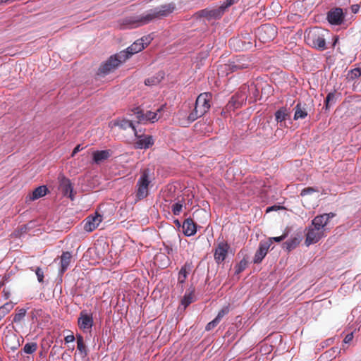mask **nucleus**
I'll use <instances>...</instances> for the list:
<instances>
[{"instance_id": "obj_1", "label": "nucleus", "mask_w": 361, "mask_h": 361, "mask_svg": "<svg viewBox=\"0 0 361 361\" xmlns=\"http://www.w3.org/2000/svg\"><path fill=\"white\" fill-rule=\"evenodd\" d=\"M175 9L176 5L173 3L161 5L147 11L140 16L127 18L125 19L124 23L129 25L130 28L137 27L147 24L155 19L166 17L172 13Z\"/></svg>"}, {"instance_id": "obj_2", "label": "nucleus", "mask_w": 361, "mask_h": 361, "mask_svg": "<svg viewBox=\"0 0 361 361\" xmlns=\"http://www.w3.org/2000/svg\"><path fill=\"white\" fill-rule=\"evenodd\" d=\"M212 97V94L209 92L201 93L196 99L194 110L188 115L187 120L181 122L180 124L188 125L206 114L210 109Z\"/></svg>"}, {"instance_id": "obj_3", "label": "nucleus", "mask_w": 361, "mask_h": 361, "mask_svg": "<svg viewBox=\"0 0 361 361\" xmlns=\"http://www.w3.org/2000/svg\"><path fill=\"white\" fill-rule=\"evenodd\" d=\"M327 34L326 30L314 27L306 30L305 33V40L307 45L319 51H324L326 49L325 36Z\"/></svg>"}, {"instance_id": "obj_4", "label": "nucleus", "mask_w": 361, "mask_h": 361, "mask_svg": "<svg viewBox=\"0 0 361 361\" xmlns=\"http://www.w3.org/2000/svg\"><path fill=\"white\" fill-rule=\"evenodd\" d=\"M128 59V56L123 51H121L115 55L110 56L108 60L101 64L97 75L105 76L114 71L122 63Z\"/></svg>"}, {"instance_id": "obj_5", "label": "nucleus", "mask_w": 361, "mask_h": 361, "mask_svg": "<svg viewBox=\"0 0 361 361\" xmlns=\"http://www.w3.org/2000/svg\"><path fill=\"white\" fill-rule=\"evenodd\" d=\"M151 171L149 169H145L142 171L140 176L137 182V191H136V199L137 200H141L145 198L148 194L149 185L152 181L150 177Z\"/></svg>"}, {"instance_id": "obj_6", "label": "nucleus", "mask_w": 361, "mask_h": 361, "mask_svg": "<svg viewBox=\"0 0 361 361\" xmlns=\"http://www.w3.org/2000/svg\"><path fill=\"white\" fill-rule=\"evenodd\" d=\"M163 109V106L160 107L157 110L156 112H152L151 111H147L146 113H144L142 110L140 108H135L132 110L133 114L135 115V118L137 119V122L138 123H146L148 121L152 123H154L158 121L160 118L158 116V112H160Z\"/></svg>"}, {"instance_id": "obj_7", "label": "nucleus", "mask_w": 361, "mask_h": 361, "mask_svg": "<svg viewBox=\"0 0 361 361\" xmlns=\"http://www.w3.org/2000/svg\"><path fill=\"white\" fill-rule=\"evenodd\" d=\"M252 66L251 61L245 56H237L232 61H230L228 64H224V68L226 71L230 72H234L238 70H243L249 68Z\"/></svg>"}, {"instance_id": "obj_8", "label": "nucleus", "mask_w": 361, "mask_h": 361, "mask_svg": "<svg viewBox=\"0 0 361 361\" xmlns=\"http://www.w3.org/2000/svg\"><path fill=\"white\" fill-rule=\"evenodd\" d=\"M239 0H226L219 8L210 11L202 10V15L209 19L219 18L224 13L226 9L236 4Z\"/></svg>"}, {"instance_id": "obj_9", "label": "nucleus", "mask_w": 361, "mask_h": 361, "mask_svg": "<svg viewBox=\"0 0 361 361\" xmlns=\"http://www.w3.org/2000/svg\"><path fill=\"white\" fill-rule=\"evenodd\" d=\"M257 34L260 41L267 42L273 40L276 37L277 31L275 26L265 24L257 29Z\"/></svg>"}, {"instance_id": "obj_10", "label": "nucleus", "mask_w": 361, "mask_h": 361, "mask_svg": "<svg viewBox=\"0 0 361 361\" xmlns=\"http://www.w3.org/2000/svg\"><path fill=\"white\" fill-rule=\"evenodd\" d=\"M93 317L92 314L85 311H81L78 319L79 328L84 332H90L93 326Z\"/></svg>"}, {"instance_id": "obj_11", "label": "nucleus", "mask_w": 361, "mask_h": 361, "mask_svg": "<svg viewBox=\"0 0 361 361\" xmlns=\"http://www.w3.org/2000/svg\"><path fill=\"white\" fill-rule=\"evenodd\" d=\"M229 248V245L225 241L218 243L214 255V260L217 264H220L225 260Z\"/></svg>"}, {"instance_id": "obj_12", "label": "nucleus", "mask_w": 361, "mask_h": 361, "mask_svg": "<svg viewBox=\"0 0 361 361\" xmlns=\"http://www.w3.org/2000/svg\"><path fill=\"white\" fill-rule=\"evenodd\" d=\"M271 246L270 240H261L259 244V247L255 254L253 262L255 264L260 263L267 255L269 249Z\"/></svg>"}, {"instance_id": "obj_13", "label": "nucleus", "mask_w": 361, "mask_h": 361, "mask_svg": "<svg viewBox=\"0 0 361 361\" xmlns=\"http://www.w3.org/2000/svg\"><path fill=\"white\" fill-rule=\"evenodd\" d=\"M327 20L331 25H341L344 20L343 9L341 8L331 9L327 13Z\"/></svg>"}, {"instance_id": "obj_14", "label": "nucleus", "mask_w": 361, "mask_h": 361, "mask_svg": "<svg viewBox=\"0 0 361 361\" xmlns=\"http://www.w3.org/2000/svg\"><path fill=\"white\" fill-rule=\"evenodd\" d=\"M325 235L324 233H322V231H316L314 229L309 226L306 233L305 243L307 246H309L312 244L317 243Z\"/></svg>"}, {"instance_id": "obj_15", "label": "nucleus", "mask_w": 361, "mask_h": 361, "mask_svg": "<svg viewBox=\"0 0 361 361\" xmlns=\"http://www.w3.org/2000/svg\"><path fill=\"white\" fill-rule=\"evenodd\" d=\"M137 140L135 142L137 149H147L154 144V140L151 135H136Z\"/></svg>"}, {"instance_id": "obj_16", "label": "nucleus", "mask_w": 361, "mask_h": 361, "mask_svg": "<svg viewBox=\"0 0 361 361\" xmlns=\"http://www.w3.org/2000/svg\"><path fill=\"white\" fill-rule=\"evenodd\" d=\"M336 214L333 212L324 213L321 215H317L312 219V224H316L322 227L323 228H326V226H327L329 220L334 218Z\"/></svg>"}, {"instance_id": "obj_17", "label": "nucleus", "mask_w": 361, "mask_h": 361, "mask_svg": "<svg viewBox=\"0 0 361 361\" xmlns=\"http://www.w3.org/2000/svg\"><path fill=\"white\" fill-rule=\"evenodd\" d=\"M102 217L99 214H96L94 216H88L84 226L86 231L91 232L94 231L102 222Z\"/></svg>"}, {"instance_id": "obj_18", "label": "nucleus", "mask_w": 361, "mask_h": 361, "mask_svg": "<svg viewBox=\"0 0 361 361\" xmlns=\"http://www.w3.org/2000/svg\"><path fill=\"white\" fill-rule=\"evenodd\" d=\"M60 188L64 195L68 196L72 200H73V186L69 179L63 176L60 179Z\"/></svg>"}, {"instance_id": "obj_19", "label": "nucleus", "mask_w": 361, "mask_h": 361, "mask_svg": "<svg viewBox=\"0 0 361 361\" xmlns=\"http://www.w3.org/2000/svg\"><path fill=\"white\" fill-rule=\"evenodd\" d=\"M144 49L145 45L143 39H137L123 51L126 54V55L128 56V59H129L131 56L141 51Z\"/></svg>"}, {"instance_id": "obj_20", "label": "nucleus", "mask_w": 361, "mask_h": 361, "mask_svg": "<svg viewBox=\"0 0 361 361\" xmlns=\"http://www.w3.org/2000/svg\"><path fill=\"white\" fill-rule=\"evenodd\" d=\"M111 155V151L110 149L94 151L92 152L93 161L97 164H99L108 159Z\"/></svg>"}, {"instance_id": "obj_21", "label": "nucleus", "mask_w": 361, "mask_h": 361, "mask_svg": "<svg viewBox=\"0 0 361 361\" xmlns=\"http://www.w3.org/2000/svg\"><path fill=\"white\" fill-rule=\"evenodd\" d=\"M183 231L186 236H191L195 234L196 226L192 219H185L183 224Z\"/></svg>"}, {"instance_id": "obj_22", "label": "nucleus", "mask_w": 361, "mask_h": 361, "mask_svg": "<svg viewBox=\"0 0 361 361\" xmlns=\"http://www.w3.org/2000/svg\"><path fill=\"white\" fill-rule=\"evenodd\" d=\"M308 114L307 106L306 104L298 102L295 107L294 119H303Z\"/></svg>"}, {"instance_id": "obj_23", "label": "nucleus", "mask_w": 361, "mask_h": 361, "mask_svg": "<svg viewBox=\"0 0 361 361\" xmlns=\"http://www.w3.org/2000/svg\"><path fill=\"white\" fill-rule=\"evenodd\" d=\"M48 191L47 188L45 185L39 186L35 188L32 194L30 195V200H35L42 197H44Z\"/></svg>"}, {"instance_id": "obj_24", "label": "nucleus", "mask_w": 361, "mask_h": 361, "mask_svg": "<svg viewBox=\"0 0 361 361\" xmlns=\"http://www.w3.org/2000/svg\"><path fill=\"white\" fill-rule=\"evenodd\" d=\"M72 255L69 252H63L61 256V272L63 273L69 267Z\"/></svg>"}, {"instance_id": "obj_25", "label": "nucleus", "mask_w": 361, "mask_h": 361, "mask_svg": "<svg viewBox=\"0 0 361 361\" xmlns=\"http://www.w3.org/2000/svg\"><path fill=\"white\" fill-rule=\"evenodd\" d=\"M190 264L185 263L180 269L178 272V281L180 283H185L187 276L190 271Z\"/></svg>"}, {"instance_id": "obj_26", "label": "nucleus", "mask_w": 361, "mask_h": 361, "mask_svg": "<svg viewBox=\"0 0 361 361\" xmlns=\"http://www.w3.org/2000/svg\"><path fill=\"white\" fill-rule=\"evenodd\" d=\"M77 340V348L82 354L84 356L87 355V351L86 348V345L84 343L83 337L80 334H78L76 336Z\"/></svg>"}, {"instance_id": "obj_27", "label": "nucleus", "mask_w": 361, "mask_h": 361, "mask_svg": "<svg viewBox=\"0 0 361 361\" xmlns=\"http://www.w3.org/2000/svg\"><path fill=\"white\" fill-rule=\"evenodd\" d=\"M116 125L119 126L121 129L124 130L128 128H131L133 130L135 135H137L135 127L131 121L123 119L121 121H118L116 123Z\"/></svg>"}, {"instance_id": "obj_28", "label": "nucleus", "mask_w": 361, "mask_h": 361, "mask_svg": "<svg viewBox=\"0 0 361 361\" xmlns=\"http://www.w3.org/2000/svg\"><path fill=\"white\" fill-rule=\"evenodd\" d=\"M12 302H8L0 307V321L13 308Z\"/></svg>"}, {"instance_id": "obj_29", "label": "nucleus", "mask_w": 361, "mask_h": 361, "mask_svg": "<svg viewBox=\"0 0 361 361\" xmlns=\"http://www.w3.org/2000/svg\"><path fill=\"white\" fill-rule=\"evenodd\" d=\"M299 242L297 238H293L290 240L286 241L283 244V249H286L288 251H290L296 247V246L298 245Z\"/></svg>"}, {"instance_id": "obj_30", "label": "nucleus", "mask_w": 361, "mask_h": 361, "mask_svg": "<svg viewBox=\"0 0 361 361\" xmlns=\"http://www.w3.org/2000/svg\"><path fill=\"white\" fill-rule=\"evenodd\" d=\"M161 78H163V75L162 74H159L158 76H154L146 79L145 80V84L146 85H156L160 82Z\"/></svg>"}, {"instance_id": "obj_31", "label": "nucleus", "mask_w": 361, "mask_h": 361, "mask_svg": "<svg viewBox=\"0 0 361 361\" xmlns=\"http://www.w3.org/2000/svg\"><path fill=\"white\" fill-rule=\"evenodd\" d=\"M361 76V69L359 68L350 71L348 73L347 78L349 80H354Z\"/></svg>"}, {"instance_id": "obj_32", "label": "nucleus", "mask_w": 361, "mask_h": 361, "mask_svg": "<svg viewBox=\"0 0 361 361\" xmlns=\"http://www.w3.org/2000/svg\"><path fill=\"white\" fill-rule=\"evenodd\" d=\"M183 207V201H178L171 206V211L174 215H179Z\"/></svg>"}, {"instance_id": "obj_33", "label": "nucleus", "mask_w": 361, "mask_h": 361, "mask_svg": "<svg viewBox=\"0 0 361 361\" xmlns=\"http://www.w3.org/2000/svg\"><path fill=\"white\" fill-rule=\"evenodd\" d=\"M37 348V343H27L24 345L23 350L27 354H32L36 351Z\"/></svg>"}, {"instance_id": "obj_34", "label": "nucleus", "mask_w": 361, "mask_h": 361, "mask_svg": "<svg viewBox=\"0 0 361 361\" xmlns=\"http://www.w3.org/2000/svg\"><path fill=\"white\" fill-rule=\"evenodd\" d=\"M286 116L287 113L286 109H280L275 114L276 120L278 122H282L284 121L286 118Z\"/></svg>"}, {"instance_id": "obj_35", "label": "nucleus", "mask_w": 361, "mask_h": 361, "mask_svg": "<svg viewBox=\"0 0 361 361\" xmlns=\"http://www.w3.org/2000/svg\"><path fill=\"white\" fill-rule=\"evenodd\" d=\"M26 310L23 308L18 310V312L15 314L13 322L16 323L20 322L23 318L25 316Z\"/></svg>"}, {"instance_id": "obj_36", "label": "nucleus", "mask_w": 361, "mask_h": 361, "mask_svg": "<svg viewBox=\"0 0 361 361\" xmlns=\"http://www.w3.org/2000/svg\"><path fill=\"white\" fill-rule=\"evenodd\" d=\"M229 312V307H224L219 312L216 317L214 318L216 321L220 322L221 319Z\"/></svg>"}, {"instance_id": "obj_37", "label": "nucleus", "mask_w": 361, "mask_h": 361, "mask_svg": "<svg viewBox=\"0 0 361 361\" xmlns=\"http://www.w3.org/2000/svg\"><path fill=\"white\" fill-rule=\"evenodd\" d=\"M192 302V295L191 293L185 295L183 298L181 300V304L183 305H184L185 307L188 306Z\"/></svg>"}, {"instance_id": "obj_38", "label": "nucleus", "mask_w": 361, "mask_h": 361, "mask_svg": "<svg viewBox=\"0 0 361 361\" xmlns=\"http://www.w3.org/2000/svg\"><path fill=\"white\" fill-rule=\"evenodd\" d=\"M335 101V94L333 92H330L327 94L325 103H326V109L329 108V104L330 102H334Z\"/></svg>"}, {"instance_id": "obj_39", "label": "nucleus", "mask_w": 361, "mask_h": 361, "mask_svg": "<svg viewBox=\"0 0 361 361\" xmlns=\"http://www.w3.org/2000/svg\"><path fill=\"white\" fill-rule=\"evenodd\" d=\"M317 191L318 190L317 189H315L314 188L308 187V188H304L301 191L300 195L303 197L305 195H309V194H312V193H313L314 192H317Z\"/></svg>"}, {"instance_id": "obj_40", "label": "nucleus", "mask_w": 361, "mask_h": 361, "mask_svg": "<svg viewBox=\"0 0 361 361\" xmlns=\"http://www.w3.org/2000/svg\"><path fill=\"white\" fill-rule=\"evenodd\" d=\"M35 274L37 277V280L39 283H42L44 281V271L39 267H37L35 270Z\"/></svg>"}, {"instance_id": "obj_41", "label": "nucleus", "mask_w": 361, "mask_h": 361, "mask_svg": "<svg viewBox=\"0 0 361 361\" xmlns=\"http://www.w3.org/2000/svg\"><path fill=\"white\" fill-rule=\"evenodd\" d=\"M246 267V262L245 261H240V263L238 264V266L235 268V274H238L241 271H243Z\"/></svg>"}, {"instance_id": "obj_42", "label": "nucleus", "mask_w": 361, "mask_h": 361, "mask_svg": "<svg viewBox=\"0 0 361 361\" xmlns=\"http://www.w3.org/2000/svg\"><path fill=\"white\" fill-rule=\"evenodd\" d=\"M286 238V234H284V235H282L281 236H279V237H271V238H269L268 239H267L266 240H270L271 241V245L272 244L273 241H275V242H277V243H279L282 240H283L285 238Z\"/></svg>"}, {"instance_id": "obj_43", "label": "nucleus", "mask_w": 361, "mask_h": 361, "mask_svg": "<svg viewBox=\"0 0 361 361\" xmlns=\"http://www.w3.org/2000/svg\"><path fill=\"white\" fill-rule=\"evenodd\" d=\"M219 323V322L218 321H216L215 319H214L212 322H209L207 324L205 329L207 331H210L212 329H214Z\"/></svg>"}, {"instance_id": "obj_44", "label": "nucleus", "mask_w": 361, "mask_h": 361, "mask_svg": "<svg viewBox=\"0 0 361 361\" xmlns=\"http://www.w3.org/2000/svg\"><path fill=\"white\" fill-rule=\"evenodd\" d=\"M310 226L311 228H312L313 229H314L316 231H322V233H324V234H325V231H326V228H323L322 227H321L319 226H317L316 224H312V223L311 224V225Z\"/></svg>"}, {"instance_id": "obj_45", "label": "nucleus", "mask_w": 361, "mask_h": 361, "mask_svg": "<svg viewBox=\"0 0 361 361\" xmlns=\"http://www.w3.org/2000/svg\"><path fill=\"white\" fill-rule=\"evenodd\" d=\"M140 39H143L144 45L145 47L150 43L152 38L150 36H146V37H143L140 38Z\"/></svg>"}, {"instance_id": "obj_46", "label": "nucleus", "mask_w": 361, "mask_h": 361, "mask_svg": "<svg viewBox=\"0 0 361 361\" xmlns=\"http://www.w3.org/2000/svg\"><path fill=\"white\" fill-rule=\"evenodd\" d=\"M164 246L165 250L168 255H172L173 253V249L171 245L164 244Z\"/></svg>"}, {"instance_id": "obj_47", "label": "nucleus", "mask_w": 361, "mask_h": 361, "mask_svg": "<svg viewBox=\"0 0 361 361\" xmlns=\"http://www.w3.org/2000/svg\"><path fill=\"white\" fill-rule=\"evenodd\" d=\"M66 343H71L75 341V336L73 334L68 335L64 338Z\"/></svg>"}, {"instance_id": "obj_48", "label": "nucleus", "mask_w": 361, "mask_h": 361, "mask_svg": "<svg viewBox=\"0 0 361 361\" xmlns=\"http://www.w3.org/2000/svg\"><path fill=\"white\" fill-rule=\"evenodd\" d=\"M353 334H347V335L345 336V338H344L343 341H344V343H350V342L353 340Z\"/></svg>"}, {"instance_id": "obj_49", "label": "nucleus", "mask_w": 361, "mask_h": 361, "mask_svg": "<svg viewBox=\"0 0 361 361\" xmlns=\"http://www.w3.org/2000/svg\"><path fill=\"white\" fill-rule=\"evenodd\" d=\"M83 148L81 147V145H78L73 149V152H72V154L71 156L72 157H74L75 154H77L78 152H80V150H82Z\"/></svg>"}, {"instance_id": "obj_50", "label": "nucleus", "mask_w": 361, "mask_h": 361, "mask_svg": "<svg viewBox=\"0 0 361 361\" xmlns=\"http://www.w3.org/2000/svg\"><path fill=\"white\" fill-rule=\"evenodd\" d=\"M360 6L358 4H354L351 6V11L354 13H357L359 11Z\"/></svg>"}, {"instance_id": "obj_51", "label": "nucleus", "mask_w": 361, "mask_h": 361, "mask_svg": "<svg viewBox=\"0 0 361 361\" xmlns=\"http://www.w3.org/2000/svg\"><path fill=\"white\" fill-rule=\"evenodd\" d=\"M3 293L5 299H8L10 296V293L6 291L5 289L3 290Z\"/></svg>"}, {"instance_id": "obj_52", "label": "nucleus", "mask_w": 361, "mask_h": 361, "mask_svg": "<svg viewBox=\"0 0 361 361\" xmlns=\"http://www.w3.org/2000/svg\"><path fill=\"white\" fill-rule=\"evenodd\" d=\"M178 116H185V114H183V111H180V112H179V113H178Z\"/></svg>"}, {"instance_id": "obj_53", "label": "nucleus", "mask_w": 361, "mask_h": 361, "mask_svg": "<svg viewBox=\"0 0 361 361\" xmlns=\"http://www.w3.org/2000/svg\"><path fill=\"white\" fill-rule=\"evenodd\" d=\"M175 223H176L177 225H178V226H180V222L178 221V220L175 221Z\"/></svg>"}, {"instance_id": "obj_54", "label": "nucleus", "mask_w": 361, "mask_h": 361, "mask_svg": "<svg viewBox=\"0 0 361 361\" xmlns=\"http://www.w3.org/2000/svg\"><path fill=\"white\" fill-rule=\"evenodd\" d=\"M272 209H273V207H269V208L267 209V212L271 211V210H272Z\"/></svg>"}]
</instances>
